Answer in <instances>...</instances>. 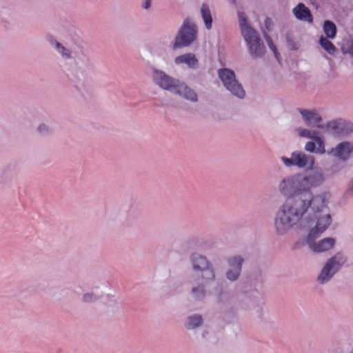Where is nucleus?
<instances>
[{"mask_svg": "<svg viewBox=\"0 0 353 353\" xmlns=\"http://www.w3.org/2000/svg\"><path fill=\"white\" fill-rule=\"evenodd\" d=\"M325 181V175L321 168L310 172L296 173L283 178L279 183V192L286 198L274 219V226L278 234H284L307 215L328 209L331 197L330 192L314 194L312 188L321 186Z\"/></svg>", "mask_w": 353, "mask_h": 353, "instance_id": "nucleus-1", "label": "nucleus"}, {"mask_svg": "<svg viewBox=\"0 0 353 353\" xmlns=\"http://www.w3.org/2000/svg\"><path fill=\"white\" fill-rule=\"evenodd\" d=\"M308 222L315 223V226L308 232L304 241L310 250L316 253L327 252L333 248L336 244V239L333 237H325L316 242L321 234L325 231L332 223V216L330 209L313 214L307 217Z\"/></svg>", "mask_w": 353, "mask_h": 353, "instance_id": "nucleus-2", "label": "nucleus"}, {"mask_svg": "<svg viewBox=\"0 0 353 353\" xmlns=\"http://www.w3.org/2000/svg\"><path fill=\"white\" fill-rule=\"evenodd\" d=\"M190 262L196 281L210 283L216 280L215 268L205 256L193 253L190 256Z\"/></svg>", "mask_w": 353, "mask_h": 353, "instance_id": "nucleus-3", "label": "nucleus"}, {"mask_svg": "<svg viewBox=\"0 0 353 353\" xmlns=\"http://www.w3.org/2000/svg\"><path fill=\"white\" fill-rule=\"evenodd\" d=\"M347 261V257L343 251H339L330 257L325 262L317 276L320 284L329 282L338 273Z\"/></svg>", "mask_w": 353, "mask_h": 353, "instance_id": "nucleus-4", "label": "nucleus"}, {"mask_svg": "<svg viewBox=\"0 0 353 353\" xmlns=\"http://www.w3.org/2000/svg\"><path fill=\"white\" fill-rule=\"evenodd\" d=\"M218 75L223 86L229 90L232 95L241 99L245 97V91L242 85L236 79L234 70L227 68H222L219 69Z\"/></svg>", "mask_w": 353, "mask_h": 353, "instance_id": "nucleus-5", "label": "nucleus"}, {"mask_svg": "<svg viewBox=\"0 0 353 353\" xmlns=\"http://www.w3.org/2000/svg\"><path fill=\"white\" fill-rule=\"evenodd\" d=\"M197 32L196 25L190 24L189 19H185L174 39L172 48L176 50L190 46L196 39Z\"/></svg>", "mask_w": 353, "mask_h": 353, "instance_id": "nucleus-6", "label": "nucleus"}, {"mask_svg": "<svg viewBox=\"0 0 353 353\" xmlns=\"http://www.w3.org/2000/svg\"><path fill=\"white\" fill-rule=\"evenodd\" d=\"M243 37L252 59L261 58L265 52V47L258 32L254 28L243 30Z\"/></svg>", "mask_w": 353, "mask_h": 353, "instance_id": "nucleus-7", "label": "nucleus"}, {"mask_svg": "<svg viewBox=\"0 0 353 353\" xmlns=\"http://www.w3.org/2000/svg\"><path fill=\"white\" fill-rule=\"evenodd\" d=\"M325 131L334 137L353 133V123L343 118L332 119L325 125Z\"/></svg>", "mask_w": 353, "mask_h": 353, "instance_id": "nucleus-8", "label": "nucleus"}, {"mask_svg": "<svg viewBox=\"0 0 353 353\" xmlns=\"http://www.w3.org/2000/svg\"><path fill=\"white\" fill-rule=\"evenodd\" d=\"M281 161L287 167L296 166L299 168H312L315 163L313 156L299 151L293 152L290 158L282 157Z\"/></svg>", "mask_w": 353, "mask_h": 353, "instance_id": "nucleus-9", "label": "nucleus"}, {"mask_svg": "<svg viewBox=\"0 0 353 353\" xmlns=\"http://www.w3.org/2000/svg\"><path fill=\"white\" fill-rule=\"evenodd\" d=\"M244 261V258L238 254L228 257L226 259V262L230 267V269L225 272V277L228 281L234 282L239 279Z\"/></svg>", "mask_w": 353, "mask_h": 353, "instance_id": "nucleus-10", "label": "nucleus"}, {"mask_svg": "<svg viewBox=\"0 0 353 353\" xmlns=\"http://www.w3.org/2000/svg\"><path fill=\"white\" fill-rule=\"evenodd\" d=\"M304 123L310 128L324 129L325 125L322 124L323 118L316 110L298 108Z\"/></svg>", "mask_w": 353, "mask_h": 353, "instance_id": "nucleus-11", "label": "nucleus"}, {"mask_svg": "<svg viewBox=\"0 0 353 353\" xmlns=\"http://www.w3.org/2000/svg\"><path fill=\"white\" fill-rule=\"evenodd\" d=\"M262 282L261 271L260 270H254L243 279L241 283V288L244 293L257 291V285Z\"/></svg>", "mask_w": 353, "mask_h": 353, "instance_id": "nucleus-12", "label": "nucleus"}, {"mask_svg": "<svg viewBox=\"0 0 353 353\" xmlns=\"http://www.w3.org/2000/svg\"><path fill=\"white\" fill-rule=\"evenodd\" d=\"M153 47L154 43L152 38L144 39L141 45L140 54L146 65L145 72L148 74H151L154 79V68L150 65V63L148 60L150 57H152L153 56Z\"/></svg>", "mask_w": 353, "mask_h": 353, "instance_id": "nucleus-13", "label": "nucleus"}, {"mask_svg": "<svg viewBox=\"0 0 353 353\" xmlns=\"http://www.w3.org/2000/svg\"><path fill=\"white\" fill-rule=\"evenodd\" d=\"M332 152L334 157L339 160L346 163L350 157H353V143L341 142L336 145L335 148L332 149Z\"/></svg>", "mask_w": 353, "mask_h": 353, "instance_id": "nucleus-14", "label": "nucleus"}, {"mask_svg": "<svg viewBox=\"0 0 353 353\" xmlns=\"http://www.w3.org/2000/svg\"><path fill=\"white\" fill-rule=\"evenodd\" d=\"M46 39L50 46L56 50V52L61 56L64 59H71L74 58L72 56V52L61 43L58 41L53 36L48 35Z\"/></svg>", "mask_w": 353, "mask_h": 353, "instance_id": "nucleus-15", "label": "nucleus"}, {"mask_svg": "<svg viewBox=\"0 0 353 353\" xmlns=\"http://www.w3.org/2000/svg\"><path fill=\"white\" fill-rule=\"evenodd\" d=\"M292 12L295 17L300 21H306L310 23L313 22V15L310 10L303 3H299L293 8Z\"/></svg>", "mask_w": 353, "mask_h": 353, "instance_id": "nucleus-16", "label": "nucleus"}, {"mask_svg": "<svg viewBox=\"0 0 353 353\" xmlns=\"http://www.w3.org/2000/svg\"><path fill=\"white\" fill-rule=\"evenodd\" d=\"M177 88L178 89L175 91V94H179L191 102L195 103L198 101V95L196 92L190 88L185 83L181 82Z\"/></svg>", "mask_w": 353, "mask_h": 353, "instance_id": "nucleus-17", "label": "nucleus"}, {"mask_svg": "<svg viewBox=\"0 0 353 353\" xmlns=\"http://www.w3.org/2000/svg\"><path fill=\"white\" fill-rule=\"evenodd\" d=\"M181 82L179 79L164 74L161 77L158 84L161 88L175 94V91L178 89V85Z\"/></svg>", "mask_w": 353, "mask_h": 353, "instance_id": "nucleus-18", "label": "nucleus"}, {"mask_svg": "<svg viewBox=\"0 0 353 353\" xmlns=\"http://www.w3.org/2000/svg\"><path fill=\"white\" fill-rule=\"evenodd\" d=\"M214 294L216 302L219 303H226L230 300V293L227 290V284L225 282L216 283L214 288Z\"/></svg>", "mask_w": 353, "mask_h": 353, "instance_id": "nucleus-19", "label": "nucleus"}, {"mask_svg": "<svg viewBox=\"0 0 353 353\" xmlns=\"http://www.w3.org/2000/svg\"><path fill=\"white\" fill-rule=\"evenodd\" d=\"M175 63H185L190 68L196 69L199 67V61L196 56L192 53H187L175 58Z\"/></svg>", "mask_w": 353, "mask_h": 353, "instance_id": "nucleus-20", "label": "nucleus"}, {"mask_svg": "<svg viewBox=\"0 0 353 353\" xmlns=\"http://www.w3.org/2000/svg\"><path fill=\"white\" fill-rule=\"evenodd\" d=\"M203 322V319L201 314H194L187 317L184 326L188 330H194L201 326Z\"/></svg>", "mask_w": 353, "mask_h": 353, "instance_id": "nucleus-21", "label": "nucleus"}, {"mask_svg": "<svg viewBox=\"0 0 353 353\" xmlns=\"http://www.w3.org/2000/svg\"><path fill=\"white\" fill-rule=\"evenodd\" d=\"M347 168V163L339 160L333 162L325 168V173L328 177H332Z\"/></svg>", "mask_w": 353, "mask_h": 353, "instance_id": "nucleus-22", "label": "nucleus"}, {"mask_svg": "<svg viewBox=\"0 0 353 353\" xmlns=\"http://www.w3.org/2000/svg\"><path fill=\"white\" fill-rule=\"evenodd\" d=\"M323 32L326 38L333 39L337 34V28L335 23L330 20H325L323 25Z\"/></svg>", "mask_w": 353, "mask_h": 353, "instance_id": "nucleus-23", "label": "nucleus"}, {"mask_svg": "<svg viewBox=\"0 0 353 353\" xmlns=\"http://www.w3.org/2000/svg\"><path fill=\"white\" fill-rule=\"evenodd\" d=\"M329 39L324 36H321L319 39V43L329 54L334 56L337 52V48Z\"/></svg>", "mask_w": 353, "mask_h": 353, "instance_id": "nucleus-24", "label": "nucleus"}, {"mask_svg": "<svg viewBox=\"0 0 353 353\" xmlns=\"http://www.w3.org/2000/svg\"><path fill=\"white\" fill-rule=\"evenodd\" d=\"M201 12L205 28L208 30H210L212 26V17L208 6L203 3L201 6Z\"/></svg>", "mask_w": 353, "mask_h": 353, "instance_id": "nucleus-25", "label": "nucleus"}, {"mask_svg": "<svg viewBox=\"0 0 353 353\" xmlns=\"http://www.w3.org/2000/svg\"><path fill=\"white\" fill-rule=\"evenodd\" d=\"M199 285L193 287L192 289V294L196 300H202L206 295L205 283L202 281H198Z\"/></svg>", "mask_w": 353, "mask_h": 353, "instance_id": "nucleus-26", "label": "nucleus"}, {"mask_svg": "<svg viewBox=\"0 0 353 353\" xmlns=\"http://www.w3.org/2000/svg\"><path fill=\"white\" fill-rule=\"evenodd\" d=\"M101 296V294L95 293L92 291H90L85 292L82 295L81 301L85 303H92L99 301Z\"/></svg>", "mask_w": 353, "mask_h": 353, "instance_id": "nucleus-27", "label": "nucleus"}, {"mask_svg": "<svg viewBox=\"0 0 353 353\" xmlns=\"http://www.w3.org/2000/svg\"><path fill=\"white\" fill-rule=\"evenodd\" d=\"M285 39L288 48L291 51L298 50L299 48V43L294 39L293 34L291 31H288L285 34Z\"/></svg>", "mask_w": 353, "mask_h": 353, "instance_id": "nucleus-28", "label": "nucleus"}, {"mask_svg": "<svg viewBox=\"0 0 353 353\" xmlns=\"http://www.w3.org/2000/svg\"><path fill=\"white\" fill-rule=\"evenodd\" d=\"M341 50L343 54H349L353 59V37H350L345 41Z\"/></svg>", "mask_w": 353, "mask_h": 353, "instance_id": "nucleus-29", "label": "nucleus"}, {"mask_svg": "<svg viewBox=\"0 0 353 353\" xmlns=\"http://www.w3.org/2000/svg\"><path fill=\"white\" fill-rule=\"evenodd\" d=\"M70 80L75 84V86L78 89H81V88L83 85L85 81V77L83 74L81 73L79 75L75 73L71 74L70 77Z\"/></svg>", "mask_w": 353, "mask_h": 353, "instance_id": "nucleus-30", "label": "nucleus"}, {"mask_svg": "<svg viewBox=\"0 0 353 353\" xmlns=\"http://www.w3.org/2000/svg\"><path fill=\"white\" fill-rule=\"evenodd\" d=\"M238 17H239V25L241 27V34L243 35V30H244L245 29L253 28L248 23V18L244 12H239Z\"/></svg>", "mask_w": 353, "mask_h": 353, "instance_id": "nucleus-31", "label": "nucleus"}, {"mask_svg": "<svg viewBox=\"0 0 353 353\" xmlns=\"http://www.w3.org/2000/svg\"><path fill=\"white\" fill-rule=\"evenodd\" d=\"M37 132L42 135L50 134L52 129L46 123H41L37 127Z\"/></svg>", "mask_w": 353, "mask_h": 353, "instance_id": "nucleus-32", "label": "nucleus"}, {"mask_svg": "<svg viewBox=\"0 0 353 353\" xmlns=\"http://www.w3.org/2000/svg\"><path fill=\"white\" fill-rule=\"evenodd\" d=\"M76 57L77 59V63L81 62L85 65H89L91 63L90 57L83 52H81L79 54L76 55Z\"/></svg>", "mask_w": 353, "mask_h": 353, "instance_id": "nucleus-33", "label": "nucleus"}, {"mask_svg": "<svg viewBox=\"0 0 353 353\" xmlns=\"http://www.w3.org/2000/svg\"><path fill=\"white\" fill-rule=\"evenodd\" d=\"M316 145H317L316 154H323L325 153V141L323 137H321V139H317V140H316Z\"/></svg>", "mask_w": 353, "mask_h": 353, "instance_id": "nucleus-34", "label": "nucleus"}, {"mask_svg": "<svg viewBox=\"0 0 353 353\" xmlns=\"http://www.w3.org/2000/svg\"><path fill=\"white\" fill-rule=\"evenodd\" d=\"M269 48L273 52L275 58L278 61H280V53L278 51L276 46L274 43L273 41L268 43Z\"/></svg>", "mask_w": 353, "mask_h": 353, "instance_id": "nucleus-35", "label": "nucleus"}, {"mask_svg": "<svg viewBox=\"0 0 353 353\" xmlns=\"http://www.w3.org/2000/svg\"><path fill=\"white\" fill-rule=\"evenodd\" d=\"M305 150L307 152L316 153V145L315 141H308L306 143Z\"/></svg>", "mask_w": 353, "mask_h": 353, "instance_id": "nucleus-36", "label": "nucleus"}, {"mask_svg": "<svg viewBox=\"0 0 353 353\" xmlns=\"http://www.w3.org/2000/svg\"><path fill=\"white\" fill-rule=\"evenodd\" d=\"M296 130L299 132V135L300 137L310 139L311 135V130L301 128L296 129Z\"/></svg>", "mask_w": 353, "mask_h": 353, "instance_id": "nucleus-37", "label": "nucleus"}, {"mask_svg": "<svg viewBox=\"0 0 353 353\" xmlns=\"http://www.w3.org/2000/svg\"><path fill=\"white\" fill-rule=\"evenodd\" d=\"M332 353H353V347H347L346 349L342 347H336Z\"/></svg>", "mask_w": 353, "mask_h": 353, "instance_id": "nucleus-38", "label": "nucleus"}, {"mask_svg": "<svg viewBox=\"0 0 353 353\" xmlns=\"http://www.w3.org/2000/svg\"><path fill=\"white\" fill-rule=\"evenodd\" d=\"M322 137L320 135V132L318 130H311V135L310 139L313 141L316 142L317 139H321Z\"/></svg>", "mask_w": 353, "mask_h": 353, "instance_id": "nucleus-39", "label": "nucleus"}, {"mask_svg": "<svg viewBox=\"0 0 353 353\" xmlns=\"http://www.w3.org/2000/svg\"><path fill=\"white\" fill-rule=\"evenodd\" d=\"M152 6V0H142L141 8L145 10H149Z\"/></svg>", "mask_w": 353, "mask_h": 353, "instance_id": "nucleus-40", "label": "nucleus"}, {"mask_svg": "<svg viewBox=\"0 0 353 353\" xmlns=\"http://www.w3.org/2000/svg\"><path fill=\"white\" fill-rule=\"evenodd\" d=\"M351 192H353V178L351 179V181H350V183L348 184V188L346 190L345 194H349Z\"/></svg>", "mask_w": 353, "mask_h": 353, "instance_id": "nucleus-41", "label": "nucleus"}, {"mask_svg": "<svg viewBox=\"0 0 353 353\" xmlns=\"http://www.w3.org/2000/svg\"><path fill=\"white\" fill-rule=\"evenodd\" d=\"M271 24V19L270 18H266L265 20V25L268 30H269V26Z\"/></svg>", "mask_w": 353, "mask_h": 353, "instance_id": "nucleus-42", "label": "nucleus"}, {"mask_svg": "<svg viewBox=\"0 0 353 353\" xmlns=\"http://www.w3.org/2000/svg\"><path fill=\"white\" fill-rule=\"evenodd\" d=\"M264 38L266 40L267 43H268L269 42H271L272 41V38L270 37V36H269L267 33H265L264 34Z\"/></svg>", "mask_w": 353, "mask_h": 353, "instance_id": "nucleus-43", "label": "nucleus"}, {"mask_svg": "<svg viewBox=\"0 0 353 353\" xmlns=\"http://www.w3.org/2000/svg\"><path fill=\"white\" fill-rule=\"evenodd\" d=\"M155 72H156V74H159V73H161V72H160L159 70H155Z\"/></svg>", "mask_w": 353, "mask_h": 353, "instance_id": "nucleus-44", "label": "nucleus"}]
</instances>
